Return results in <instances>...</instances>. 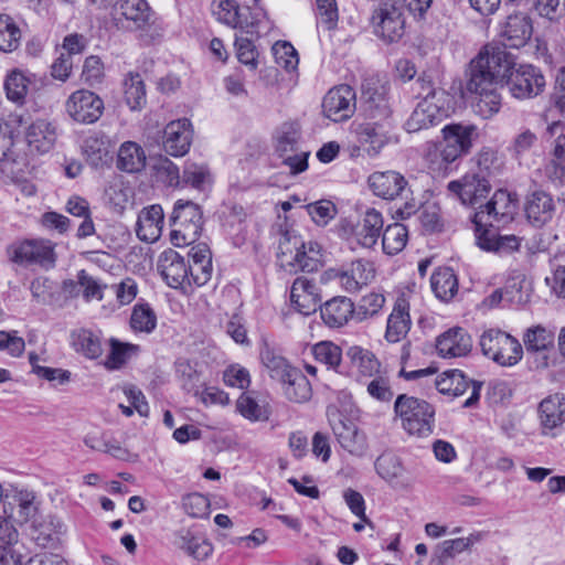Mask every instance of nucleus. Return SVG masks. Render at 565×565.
<instances>
[{
	"label": "nucleus",
	"instance_id": "obj_1",
	"mask_svg": "<svg viewBox=\"0 0 565 565\" xmlns=\"http://www.w3.org/2000/svg\"><path fill=\"white\" fill-rule=\"evenodd\" d=\"M512 67V55L500 47L482 50L469 64L466 89L476 95L473 113L489 119L501 108L498 86L502 84Z\"/></svg>",
	"mask_w": 565,
	"mask_h": 565
},
{
	"label": "nucleus",
	"instance_id": "obj_2",
	"mask_svg": "<svg viewBox=\"0 0 565 565\" xmlns=\"http://www.w3.org/2000/svg\"><path fill=\"white\" fill-rule=\"evenodd\" d=\"M394 413L408 435L424 438L434 433L436 409L427 401L399 394L394 402Z\"/></svg>",
	"mask_w": 565,
	"mask_h": 565
},
{
	"label": "nucleus",
	"instance_id": "obj_3",
	"mask_svg": "<svg viewBox=\"0 0 565 565\" xmlns=\"http://www.w3.org/2000/svg\"><path fill=\"white\" fill-rule=\"evenodd\" d=\"M482 354L504 367L516 365L523 358L520 341L501 329H488L480 335Z\"/></svg>",
	"mask_w": 565,
	"mask_h": 565
},
{
	"label": "nucleus",
	"instance_id": "obj_4",
	"mask_svg": "<svg viewBox=\"0 0 565 565\" xmlns=\"http://www.w3.org/2000/svg\"><path fill=\"white\" fill-rule=\"evenodd\" d=\"M366 111L371 118L379 116L385 119L381 122H369L361 131L362 142L367 145V153L376 156L386 145L395 140L392 124L387 120L390 109L383 96L379 95L376 99L370 97L366 100Z\"/></svg>",
	"mask_w": 565,
	"mask_h": 565
},
{
	"label": "nucleus",
	"instance_id": "obj_5",
	"mask_svg": "<svg viewBox=\"0 0 565 565\" xmlns=\"http://www.w3.org/2000/svg\"><path fill=\"white\" fill-rule=\"evenodd\" d=\"M9 259L23 267L52 269L56 264L55 244L50 239L30 238L8 247Z\"/></svg>",
	"mask_w": 565,
	"mask_h": 565
},
{
	"label": "nucleus",
	"instance_id": "obj_6",
	"mask_svg": "<svg viewBox=\"0 0 565 565\" xmlns=\"http://www.w3.org/2000/svg\"><path fill=\"white\" fill-rule=\"evenodd\" d=\"M441 134L444 148L440 152V157L446 166L469 153L475 141L480 137L478 126L467 122L448 124L441 129ZM443 171L447 173V167H445Z\"/></svg>",
	"mask_w": 565,
	"mask_h": 565
},
{
	"label": "nucleus",
	"instance_id": "obj_7",
	"mask_svg": "<svg viewBox=\"0 0 565 565\" xmlns=\"http://www.w3.org/2000/svg\"><path fill=\"white\" fill-rule=\"evenodd\" d=\"M12 129L25 126L24 140L31 153L44 154L50 152L57 139L56 127L45 120L36 119L28 122V118L20 113H13L9 116L7 125Z\"/></svg>",
	"mask_w": 565,
	"mask_h": 565
},
{
	"label": "nucleus",
	"instance_id": "obj_8",
	"mask_svg": "<svg viewBox=\"0 0 565 565\" xmlns=\"http://www.w3.org/2000/svg\"><path fill=\"white\" fill-rule=\"evenodd\" d=\"M516 210L518 195L500 189L484 206L475 213L472 223L478 225L489 223L490 226H494V223L498 226L504 225L513 221Z\"/></svg>",
	"mask_w": 565,
	"mask_h": 565
},
{
	"label": "nucleus",
	"instance_id": "obj_9",
	"mask_svg": "<svg viewBox=\"0 0 565 565\" xmlns=\"http://www.w3.org/2000/svg\"><path fill=\"white\" fill-rule=\"evenodd\" d=\"M433 383L443 395L459 397L471 387L470 396L463 402L466 408L473 407L480 399L482 383L469 380L460 370H448L436 376Z\"/></svg>",
	"mask_w": 565,
	"mask_h": 565
},
{
	"label": "nucleus",
	"instance_id": "obj_10",
	"mask_svg": "<svg viewBox=\"0 0 565 565\" xmlns=\"http://www.w3.org/2000/svg\"><path fill=\"white\" fill-rule=\"evenodd\" d=\"M508 88L513 97L518 99L531 98L539 95L544 86L545 78L543 74L532 65H519L509 71L505 79Z\"/></svg>",
	"mask_w": 565,
	"mask_h": 565
},
{
	"label": "nucleus",
	"instance_id": "obj_11",
	"mask_svg": "<svg viewBox=\"0 0 565 565\" xmlns=\"http://www.w3.org/2000/svg\"><path fill=\"white\" fill-rule=\"evenodd\" d=\"M299 129L294 124H284L277 134V151L291 174L303 172L308 168L309 151H298Z\"/></svg>",
	"mask_w": 565,
	"mask_h": 565
},
{
	"label": "nucleus",
	"instance_id": "obj_12",
	"mask_svg": "<svg viewBox=\"0 0 565 565\" xmlns=\"http://www.w3.org/2000/svg\"><path fill=\"white\" fill-rule=\"evenodd\" d=\"M65 111L78 124H94L104 113V102L92 90L77 89L66 99Z\"/></svg>",
	"mask_w": 565,
	"mask_h": 565
},
{
	"label": "nucleus",
	"instance_id": "obj_13",
	"mask_svg": "<svg viewBox=\"0 0 565 565\" xmlns=\"http://www.w3.org/2000/svg\"><path fill=\"white\" fill-rule=\"evenodd\" d=\"M537 420L541 435H561L565 425V394L556 392L544 397L537 405Z\"/></svg>",
	"mask_w": 565,
	"mask_h": 565
},
{
	"label": "nucleus",
	"instance_id": "obj_14",
	"mask_svg": "<svg viewBox=\"0 0 565 565\" xmlns=\"http://www.w3.org/2000/svg\"><path fill=\"white\" fill-rule=\"evenodd\" d=\"M375 33L386 42H396L404 34L405 20L395 2H383L373 13Z\"/></svg>",
	"mask_w": 565,
	"mask_h": 565
},
{
	"label": "nucleus",
	"instance_id": "obj_15",
	"mask_svg": "<svg viewBox=\"0 0 565 565\" xmlns=\"http://www.w3.org/2000/svg\"><path fill=\"white\" fill-rule=\"evenodd\" d=\"M355 111V92L349 85L331 88L322 100L323 115L334 122L344 121Z\"/></svg>",
	"mask_w": 565,
	"mask_h": 565
},
{
	"label": "nucleus",
	"instance_id": "obj_16",
	"mask_svg": "<svg viewBox=\"0 0 565 565\" xmlns=\"http://www.w3.org/2000/svg\"><path fill=\"white\" fill-rule=\"evenodd\" d=\"M334 436L340 446L349 454L363 457L367 449L366 435L349 418L341 414L330 419Z\"/></svg>",
	"mask_w": 565,
	"mask_h": 565
},
{
	"label": "nucleus",
	"instance_id": "obj_17",
	"mask_svg": "<svg viewBox=\"0 0 565 565\" xmlns=\"http://www.w3.org/2000/svg\"><path fill=\"white\" fill-rule=\"evenodd\" d=\"M158 269L171 288H184L191 286L190 264L184 256L173 249L161 253L158 262Z\"/></svg>",
	"mask_w": 565,
	"mask_h": 565
},
{
	"label": "nucleus",
	"instance_id": "obj_18",
	"mask_svg": "<svg viewBox=\"0 0 565 565\" xmlns=\"http://www.w3.org/2000/svg\"><path fill=\"white\" fill-rule=\"evenodd\" d=\"M170 226H177V233H182L185 238H199L203 215L200 206L191 201L179 200L170 215Z\"/></svg>",
	"mask_w": 565,
	"mask_h": 565
},
{
	"label": "nucleus",
	"instance_id": "obj_19",
	"mask_svg": "<svg viewBox=\"0 0 565 565\" xmlns=\"http://www.w3.org/2000/svg\"><path fill=\"white\" fill-rule=\"evenodd\" d=\"M328 275L338 279L345 291L356 292L374 278V268L371 263L358 259L343 269H331Z\"/></svg>",
	"mask_w": 565,
	"mask_h": 565
},
{
	"label": "nucleus",
	"instance_id": "obj_20",
	"mask_svg": "<svg viewBox=\"0 0 565 565\" xmlns=\"http://www.w3.org/2000/svg\"><path fill=\"white\" fill-rule=\"evenodd\" d=\"M4 513L12 521L23 524L33 519L38 513L39 501L32 490L15 489L11 495L7 494Z\"/></svg>",
	"mask_w": 565,
	"mask_h": 565
},
{
	"label": "nucleus",
	"instance_id": "obj_21",
	"mask_svg": "<svg viewBox=\"0 0 565 565\" xmlns=\"http://www.w3.org/2000/svg\"><path fill=\"white\" fill-rule=\"evenodd\" d=\"M423 90H427L418 105L430 115L437 125L448 117L454 108L452 96L441 87H433L430 82L423 81Z\"/></svg>",
	"mask_w": 565,
	"mask_h": 565
},
{
	"label": "nucleus",
	"instance_id": "obj_22",
	"mask_svg": "<svg viewBox=\"0 0 565 565\" xmlns=\"http://www.w3.org/2000/svg\"><path fill=\"white\" fill-rule=\"evenodd\" d=\"M471 349V337L460 327L450 328L436 340V350L441 358H461L467 355Z\"/></svg>",
	"mask_w": 565,
	"mask_h": 565
},
{
	"label": "nucleus",
	"instance_id": "obj_23",
	"mask_svg": "<svg viewBox=\"0 0 565 565\" xmlns=\"http://www.w3.org/2000/svg\"><path fill=\"white\" fill-rule=\"evenodd\" d=\"M191 122L183 118L169 122L163 131V148L173 157L184 156L191 146Z\"/></svg>",
	"mask_w": 565,
	"mask_h": 565
},
{
	"label": "nucleus",
	"instance_id": "obj_24",
	"mask_svg": "<svg viewBox=\"0 0 565 565\" xmlns=\"http://www.w3.org/2000/svg\"><path fill=\"white\" fill-rule=\"evenodd\" d=\"M290 300L299 313L308 316L315 312L320 307V295L315 281L307 277L296 278L290 289Z\"/></svg>",
	"mask_w": 565,
	"mask_h": 565
},
{
	"label": "nucleus",
	"instance_id": "obj_25",
	"mask_svg": "<svg viewBox=\"0 0 565 565\" xmlns=\"http://www.w3.org/2000/svg\"><path fill=\"white\" fill-rule=\"evenodd\" d=\"M524 212L527 221L535 227L548 223L555 213V203L551 194L544 191H533L527 195Z\"/></svg>",
	"mask_w": 565,
	"mask_h": 565
},
{
	"label": "nucleus",
	"instance_id": "obj_26",
	"mask_svg": "<svg viewBox=\"0 0 565 565\" xmlns=\"http://www.w3.org/2000/svg\"><path fill=\"white\" fill-rule=\"evenodd\" d=\"M214 14L221 23L233 29L246 30V33H252L248 29L258 23L257 15H252L249 8L241 9L234 0L221 1Z\"/></svg>",
	"mask_w": 565,
	"mask_h": 565
},
{
	"label": "nucleus",
	"instance_id": "obj_27",
	"mask_svg": "<svg viewBox=\"0 0 565 565\" xmlns=\"http://www.w3.org/2000/svg\"><path fill=\"white\" fill-rule=\"evenodd\" d=\"M164 214L161 205L152 204L143 207L137 220L136 234L146 243H153L161 236Z\"/></svg>",
	"mask_w": 565,
	"mask_h": 565
},
{
	"label": "nucleus",
	"instance_id": "obj_28",
	"mask_svg": "<svg viewBox=\"0 0 565 565\" xmlns=\"http://www.w3.org/2000/svg\"><path fill=\"white\" fill-rule=\"evenodd\" d=\"M532 23L525 14H512L503 23L500 36L503 44L510 47L523 46L532 35Z\"/></svg>",
	"mask_w": 565,
	"mask_h": 565
},
{
	"label": "nucleus",
	"instance_id": "obj_29",
	"mask_svg": "<svg viewBox=\"0 0 565 565\" xmlns=\"http://www.w3.org/2000/svg\"><path fill=\"white\" fill-rule=\"evenodd\" d=\"M383 224L382 214L375 209H369L354 230V241L364 248H372L382 234Z\"/></svg>",
	"mask_w": 565,
	"mask_h": 565
},
{
	"label": "nucleus",
	"instance_id": "obj_30",
	"mask_svg": "<svg viewBox=\"0 0 565 565\" xmlns=\"http://www.w3.org/2000/svg\"><path fill=\"white\" fill-rule=\"evenodd\" d=\"M319 308L321 319L330 328L343 327L354 313V303L344 296L333 297Z\"/></svg>",
	"mask_w": 565,
	"mask_h": 565
},
{
	"label": "nucleus",
	"instance_id": "obj_31",
	"mask_svg": "<svg viewBox=\"0 0 565 565\" xmlns=\"http://www.w3.org/2000/svg\"><path fill=\"white\" fill-rule=\"evenodd\" d=\"M448 190L463 204L475 205L479 200L487 198L491 186L488 179H457L448 184Z\"/></svg>",
	"mask_w": 565,
	"mask_h": 565
},
{
	"label": "nucleus",
	"instance_id": "obj_32",
	"mask_svg": "<svg viewBox=\"0 0 565 565\" xmlns=\"http://www.w3.org/2000/svg\"><path fill=\"white\" fill-rule=\"evenodd\" d=\"M409 305L404 298H398L387 319L385 338L388 342L401 341L411 329Z\"/></svg>",
	"mask_w": 565,
	"mask_h": 565
},
{
	"label": "nucleus",
	"instance_id": "obj_33",
	"mask_svg": "<svg viewBox=\"0 0 565 565\" xmlns=\"http://www.w3.org/2000/svg\"><path fill=\"white\" fill-rule=\"evenodd\" d=\"M150 9L145 0H122L113 8V17L117 25L122 19L135 23L136 28H143L150 20Z\"/></svg>",
	"mask_w": 565,
	"mask_h": 565
},
{
	"label": "nucleus",
	"instance_id": "obj_34",
	"mask_svg": "<svg viewBox=\"0 0 565 565\" xmlns=\"http://www.w3.org/2000/svg\"><path fill=\"white\" fill-rule=\"evenodd\" d=\"M285 397L292 403L303 404L310 401L312 387L306 375L297 367L279 382Z\"/></svg>",
	"mask_w": 565,
	"mask_h": 565
},
{
	"label": "nucleus",
	"instance_id": "obj_35",
	"mask_svg": "<svg viewBox=\"0 0 565 565\" xmlns=\"http://www.w3.org/2000/svg\"><path fill=\"white\" fill-rule=\"evenodd\" d=\"M347 358L350 360L352 366L358 370L360 382L376 375L383 370L377 358L371 351L361 347H350L347 351Z\"/></svg>",
	"mask_w": 565,
	"mask_h": 565
},
{
	"label": "nucleus",
	"instance_id": "obj_36",
	"mask_svg": "<svg viewBox=\"0 0 565 565\" xmlns=\"http://www.w3.org/2000/svg\"><path fill=\"white\" fill-rule=\"evenodd\" d=\"M135 196L134 188L125 179H111L104 191L105 202L115 211H124Z\"/></svg>",
	"mask_w": 565,
	"mask_h": 565
},
{
	"label": "nucleus",
	"instance_id": "obj_37",
	"mask_svg": "<svg viewBox=\"0 0 565 565\" xmlns=\"http://www.w3.org/2000/svg\"><path fill=\"white\" fill-rule=\"evenodd\" d=\"M71 344L77 353L90 360H95L103 354L99 334L89 329L74 330L71 333Z\"/></svg>",
	"mask_w": 565,
	"mask_h": 565
},
{
	"label": "nucleus",
	"instance_id": "obj_38",
	"mask_svg": "<svg viewBox=\"0 0 565 565\" xmlns=\"http://www.w3.org/2000/svg\"><path fill=\"white\" fill-rule=\"evenodd\" d=\"M174 544L186 555L198 561L206 559L213 552V546L207 540L196 536L190 531H180Z\"/></svg>",
	"mask_w": 565,
	"mask_h": 565
},
{
	"label": "nucleus",
	"instance_id": "obj_39",
	"mask_svg": "<svg viewBox=\"0 0 565 565\" xmlns=\"http://www.w3.org/2000/svg\"><path fill=\"white\" fill-rule=\"evenodd\" d=\"M143 149L134 141L124 142L118 150L117 167L127 173H138L146 166Z\"/></svg>",
	"mask_w": 565,
	"mask_h": 565
},
{
	"label": "nucleus",
	"instance_id": "obj_40",
	"mask_svg": "<svg viewBox=\"0 0 565 565\" xmlns=\"http://www.w3.org/2000/svg\"><path fill=\"white\" fill-rule=\"evenodd\" d=\"M295 265L302 271H317L323 265V249L316 241L302 242L294 257Z\"/></svg>",
	"mask_w": 565,
	"mask_h": 565
},
{
	"label": "nucleus",
	"instance_id": "obj_41",
	"mask_svg": "<svg viewBox=\"0 0 565 565\" xmlns=\"http://www.w3.org/2000/svg\"><path fill=\"white\" fill-rule=\"evenodd\" d=\"M430 285L437 298L449 301L458 291V279L449 267H439L430 278Z\"/></svg>",
	"mask_w": 565,
	"mask_h": 565
},
{
	"label": "nucleus",
	"instance_id": "obj_42",
	"mask_svg": "<svg viewBox=\"0 0 565 565\" xmlns=\"http://www.w3.org/2000/svg\"><path fill=\"white\" fill-rule=\"evenodd\" d=\"M367 395L383 404H388L394 398V390L387 371L382 370L376 375L363 381Z\"/></svg>",
	"mask_w": 565,
	"mask_h": 565
},
{
	"label": "nucleus",
	"instance_id": "obj_43",
	"mask_svg": "<svg viewBox=\"0 0 565 565\" xmlns=\"http://www.w3.org/2000/svg\"><path fill=\"white\" fill-rule=\"evenodd\" d=\"M555 332L541 324L531 327L523 334V343L527 352H543L554 347Z\"/></svg>",
	"mask_w": 565,
	"mask_h": 565
},
{
	"label": "nucleus",
	"instance_id": "obj_44",
	"mask_svg": "<svg viewBox=\"0 0 565 565\" xmlns=\"http://www.w3.org/2000/svg\"><path fill=\"white\" fill-rule=\"evenodd\" d=\"M125 102L131 110H140L147 103L146 87L139 73H129L124 81Z\"/></svg>",
	"mask_w": 565,
	"mask_h": 565
},
{
	"label": "nucleus",
	"instance_id": "obj_45",
	"mask_svg": "<svg viewBox=\"0 0 565 565\" xmlns=\"http://www.w3.org/2000/svg\"><path fill=\"white\" fill-rule=\"evenodd\" d=\"M83 151L87 162L97 168L107 164L110 161L109 142L104 137L96 135L85 139Z\"/></svg>",
	"mask_w": 565,
	"mask_h": 565
},
{
	"label": "nucleus",
	"instance_id": "obj_46",
	"mask_svg": "<svg viewBox=\"0 0 565 565\" xmlns=\"http://www.w3.org/2000/svg\"><path fill=\"white\" fill-rule=\"evenodd\" d=\"M408 241V231L404 224L393 223L386 226L382 233L383 250L387 255L401 253Z\"/></svg>",
	"mask_w": 565,
	"mask_h": 565
},
{
	"label": "nucleus",
	"instance_id": "obj_47",
	"mask_svg": "<svg viewBox=\"0 0 565 565\" xmlns=\"http://www.w3.org/2000/svg\"><path fill=\"white\" fill-rule=\"evenodd\" d=\"M22 33L13 18L0 14V51L13 52L21 42Z\"/></svg>",
	"mask_w": 565,
	"mask_h": 565
},
{
	"label": "nucleus",
	"instance_id": "obj_48",
	"mask_svg": "<svg viewBox=\"0 0 565 565\" xmlns=\"http://www.w3.org/2000/svg\"><path fill=\"white\" fill-rule=\"evenodd\" d=\"M315 360L324 364L329 370L337 371L342 360V350L331 341H321L311 349Z\"/></svg>",
	"mask_w": 565,
	"mask_h": 565
},
{
	"label": "nucleus",
	"instance_id": "obj_49",
	"mask_svg": "<svg viewBox=\"0 0 565 565\" xmlns=\"http://www.w3.org/2000/svg\"><path fill=\"white\" fill-rule=\"evenodd\" d=\"M547 132L551 136H556L554 146V173L558 177H565V126L559 121L552 122Z\"/></svg>",
	"mask_w": 565,
	"mask_h": 565
},
{
	"label": "nucleus",
	"instance_id": "obj_50",
	"mask_svg": "<svg viewBox=\"0 0 565 565\" xmlns=\"http://www.w3.org/2000/svg\"><path fill=\"white\" fill-rule=\"evenodd\" d=\"M237 412L250 422L267 420L269 416L268 409L258 404V402L248 393H243L236 401Z\"/></svg>",
	"mask_w": 565,
	"mask_h": 565
},
{
	"label": "nucleus",
	"instance_id": "obj_51",
	"mask_svg": "<svg viewBox=\"0 0 565 565\" xmlns=\"http://www.w3.org/2000/svg\"><path fill=\"white\" fill-rule=\"evenodd\" d=\"M373 193L384 200H394L404 191L406 179H370Z\"/></svg>",
	"mask_w": 565,
	"mask_h": 565
},
{
	"label": "nucleus",
	"instance_id": "obj_52",
	"mask_svg": "<svg viewBox=\"0 0 565 565\" xmlns=\"http://www.w3.org/2000/svg\"><path fill=\"white\" fill-rule=\"evenodd\" d=\"M157 326V317L148 305H136L130 317L134 331L150 333Z\"/></svg>",
	"mask_w": 565,
	"mask_h": 565
},
{
	"label": "nucleus",
	"instance_id": "obj_53",
	"mask_svg": "<svg viewBox=\"0 0 565 565\" xmlns=\"http://www.w3.org/2000/svg\"><path fill=\"white\" fill-rule=\"evenodd\" d=\"M262 362L268 370L273 380L280 382L287 377L296 367L291 366L282 356L276 355L270 350L262 352Z\"/></svg>",
	"mask_w": 565,
	"mask_h": 565
},
{
	"label": "nucleus",
	"instance_id": "obj_54",
	"mask_svg": "<svg viewBox=\"0 0 565 565\" xmlns=\"http://www.w3.org/2000/svg\"><path fill=\"white\" fill-rule=\"evenodd\" d=\"M4 89L10 100L22 103L28 94L29 79L22 72L13 71L6 78Z\"/></svg>",
	"mask_w": 565,
	"mask_h": 565
},
{
	"label": "nucleus",
	"instance_id": "obj_55",
	"mask_svg": "<svg viewBox=\"0 0 565 565\" xmlns=\"http://www.w3.org/2000/svg\"><path fill=\"white\" fill-rule=\"evenodd\" d=\"M374 467L377 475L386 481H393L403 471L398 457L393 454H383L377 457Z\"/></svg>",
	"mask_w": 565,
	"mask_h": 565
},
{
	"label": "nucleus",
	"instance_id": "obj_56",
	"mask_svg": "<svg viewBox=\"0 0 565 565\" xmlns=\"http://www.w3.org/2000/svg\"><path fill=\"white\" fill-rule=\"evenodd\" d=\"M110 352L106 359L105 365L109 370L120 369L132 351H136L138 347L127 343H121L118 340H110Z\"/></svg>",
	"mask_w": 565,
	"mask_h": 565
},
{
	"label": "nucleus",
	"instance_id": "obj_57",
	"mask_svg": "<svg viewBox=\"0 0 565 565\" xmlns=\"http://www.w3.org/2000/svg\"><path fill=\"white\" fill-rule=\"evenodd\" d=\"M182 509L191 518H204L210 513V501L201 493H189L182 498Z\"/></svg>",
	"mask_w": 565,
	"mask_h": 565
},
{
	"label": "nucleus",
	"instance_id": "obj_58",
	"mask_svg": "<svg viewBox=\"0 0 565 565\" xmlns=\"http://www.w3.org/2000/svg\"><path fill=\"white\" fill-rule=\"evenodd\" d=\"M275 60L287 71L296 70L299 58L295 47L288 42H277L273 46Z\"/></svg>",
	"mask_w": 565,
	"mask_h": 565
},
{
	"label": "nucleus",
	"instance_id": "obj_59",
	"mask_svg": "<svg viewBox=\"0 0 565 565\" xmlns=\"http://www.w3.org/2000/svg\"><path fill=\"white\" fill-rule=\"evenodd\" d=\"M307 210L312 221L317 225H327L337 213V209L331 201L321 200L307 205Z\"/></svg>",
	"mask_w": 565,
	"mask_h": 565
},
{
	"label": "nucleus",
	"instance_id": "obj_60",
	"mask_svg": "<svg viewBox=\"0 0 565 565\" xmlns=\"http://www.w3.org/2000/svg\"><path fill=\"white\" fill-rule=\"evenodd\" d=\"M476 163L478 166V173L475 177H484L499 173L501 164L495 152L490 149L481 150L476 156Z\"/></svg>",
	"mask_w": 565,
	"mask_h": 565
},
{
	"label": "nucleus",
	"instance_id": "obj_61",
	"mask_svg": "<svg viewBox=\"0 0 565 565\" xmlns=\"http://www.w3.org/2000/svg\"><path fill=\"white\" fill-rule=\"evenodd\" d=\"M182 380V387L194 395H199V388L201 386L200 373L194 370L190 363L180 362L177 369Z\"/></svg>",
	"mask_w": 565,
	"mask_h": 565
},
{
	"label": "nucleus",
	"instance_id": "obj_62",
	"mask_svg": "<svg viewBox=\"0 0 565 565\" xmlns=\"http://www.w3.org/2000/svg\"><path fill=\"white\" fill-rule=\"evenodd\" d=\"M104 77V66L99 57L92 55L88 56L83 66L82 78L89 85L94 86L99 84Z\"/></svg>",
	"mask_w": 565,
	"mask_h": 565
},
{
	"label": "nucleus",
	"instance_id": "obj_63",
	"mask_svg": "<svg viewBox=\"0 0 565 565\" xmlns=\"http://www.w3.org/2000/svg\"><path fill=\"white\" fill-rule=\"evenodd\" d=\"M384 303L385 297L382 294L371 292L362 297L356 313L361 316V319L373 317L380 312Z\"/></svg>",
	"mask_w": 565,
	"mask_h": 565
},
{
	"label": "nucleus",
	"instance_id": "obj_64",
	"mask_svg": "<svg viewBox=\"0 0 565 565\" xmlns=\"http://www.w3.org/2000/svg\"><path fill=\"white\" fill-rule=\"evenodd\" d=\"M223 381L227 386L241 390L247 388L250 383L249 373L238 364L230 365L223 373Z\"/></svg>",
	"mask_w": 565,
	"mask_h": 565
}]
</instances>
